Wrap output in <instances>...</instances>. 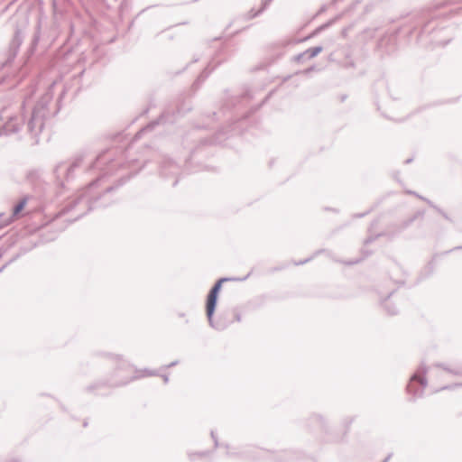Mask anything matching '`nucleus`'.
<instances>
[{"instance_id": "f03ea898", "label": "nucleus", "mask_w": 462, "mask_h": 462, "mask_svg": "<svg viewBox=\"0 0 462 462\" xmlns=\"http://www.w3.org/2000/svg\"><path fill=\"white\" fill-rule=\"evenodd\" d=\"M415 382H418L419 383H420L421 385H426L427 382H426V378L424 376V374H415L411 379V383L409 384V389L411 387L412 383H415Z\"/></svg>"}, {"instance_id": "7ed1b4c3", "label": "nucleus", "mask_w": 462, "mask_h": 462, "mask_svg": "<svg viewBox=\"0 0 462 462\" xmlns=\"http://www.w3.org/2000/svg\"><path fill=\"white\" fill-rule=\"evenodd\" d=\"M25 203H26L25 201H21L14 207V216H18L20 214V212L24 208Z\"/></svg>"}, {"instance_id": "20e7f679", "label": "nucleus", "mask_w": 462, "mask_h": 462, "mask_svg": "<svg viewBox=\"0 0 462 462\" xmlns=\"http://www.w3.org/2000/svg\"><path fill=\"white\" fill-rule=\"evenodd\" d=\"M320 51H321V48L320 47H315V48L308 50L307 53H308V55L310 57H314L317 54H319Z\"/></svg>"}, {"instance_id": "f257e3e1", "label": "nucleus", "mask_w": 462, "mask_h": 462, "mask_svg": "<svg viewBox=\"0 0 462 462\" xmlns=\"http://www.w3.org/2000/svg\"><path fill=\"white\" fill-rule=\"evenodd\" d=\"M224 281H225L224 279H220L219 281H217V282L214 285V287L211 289V291H209V293L208 295L206 310H207V316H208L209 321H211V319H212V316H213L215 307L217 304V295L221 289L222 282Z\"/></svg>"}]
</instances>
